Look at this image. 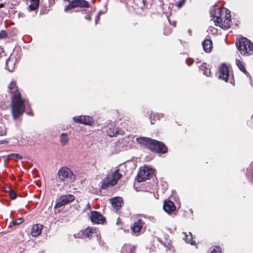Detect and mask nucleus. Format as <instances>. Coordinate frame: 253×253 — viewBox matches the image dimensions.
Returning <instances> with one entry per match:
<instances>
[{"label": "nucleus", "mask_w": 253, "mask_h": 253, "mask_svg": "<svg viewBox=\"0 0 253 253\" xmlns=\"http://www.w3.org/2000/svg\"><path fill=\"white\" fill-rule=\"evenodd\" d=\"M7 36V33H0V39H3Z\"/></svg>", "instance_id": "2f4dec72"}, {"label": "nucleus", "mask_w": 253, "mask_h": 253, "mask_svg": "<svg viewBox=\"0 0 253 253\" xmlns=\"http://www.w3.org/2000/svg\"><path fill=\"white\" fill-rule=\"evenodd\" d=\"M210 74V70H209L208 71H206L204 73V74L206 75V76H208Z\"/></svg>", "instance_id": "f704fd0d"}, {"label": "nucleus", "mask_w": 253, "mask_h": 253, "mask_svg": "<svg viewBox=\"0 0 253 253\" xmlns=\"http://www.w3.org/2000/svg\"><path fill=\"white\" fill-rule=\"evenodd\" d=\"M9 158L13 157V158H15L17 159H22V157L20 155H19L18 154H15V153H13V154L9 155Z\"/></svg>", "instance_id": "c756f323"}, {"label": "nucleus", "mask_w": 253, "mask_h": 253, "mask_svg": "<svg viewBox=\"0 0 253 253\" xmlns=\"http://www.w3.org/2000/svg\"><path fill=\"white\" fill-rule=\"evenodd\" d=\"M164 210L168 213H170L175 210V207L174 203L169 200H166L164 203Z\"/></svg>", "instance_id": "f3484780"}, {"label": "nucleus", "mask_w": 253, "mask_h": 253, "mask_svg": "<svg viewBox=\"0 0 253 253\" xmlns=\"http://www.w3.org/2000/svg\"><path fill=\"white\" fill-rule=\"evenodd\" d=\"M143 2H144V0H142Z\"/></svg>", "instance_id": "a19ab883"}, {"label": "nucleus", "mask_w": 253, "mask_h": 253, "mask_svg": "<svg viewBox=\"0 0 253 253\" xmlns=\"http://www.w3.org/2000/svg\"><path fill=\"white\" fill-rule=\"evenodd\" d=\"M4 54L3 48L0 47V57H1Z\"/></svg>", "instance_id": "473e14b6"}, {"label": "nucleus", "mask_w": 253, "mask_h": 253, "mask_svg": "<svg viewBox=\"0 0 253 253\" xmlns=\"http://www.w3.org/2000/svg\"><path fill=\"white\" fill-rule=\"evenodd\" d=\"M211 15L213 17L215 25L224 30L228 29L231 25L230 11L225 7L214 8Z\"/></svg>", "instance_id": "f03ea898"}, {"label": "nucleus", "mask_w": 253, "mask_h": 253, "mask_svg": "<svg viewBox=\"0 0 253 253\" xmlns=\"http://www.w3.org/2000/svg\"><path fill=\"white\" fill-rule=\"evenodd\" d=\"M75 199V196L72 194L62 195L56 200L54 208H60L66 204H68L74 201Z\"/></svg>", "instance_id": "6e6552de"}, {"label": "nucleus", "mask_w": 253, "mask_h": 253, "mask_svg": "<svg viewBox=\"0 0 253 253\" xmlns=\"http://www.w3.org/2000/svg\"><path fill=\"white\" fill-rule=\"evenodd\" d=\"M122 175L120 172L119 169H117L114 172L109 174L103 180L101 185L102 189H106L108 187H112L117 184L118 180L121 179Z\"/></svg>", "instance_id": "20e7f679"}, {"label": "nucleus", "mask_w": 253, "mask_h": 253, "mask_svg": "<svg viewBox=\"0 0 253 253\" xmlns=\"http://www.w3.org/2000/svg\"><path fill=\"white\" fill-rule=\"evenodd\" d=\"M110 202L114 210L116 211L123 205V200L120 197L113 198L110 199Z\"/></svg>", "instance_id": "4468645a"}, {"label": "nucleus", "mask_w": 253, "mask_h": 253, "mask_svg": "<svg viewBox=\"0 0 253 253\" xmlns=\"http://www.w3.org/2000/svg\"><path fill=\"white\" fill-rule=\"evenodd\" d=\"M27 113L28 115H32V112H30H30H27Z\"/></svg>", "instance_id": "4c0bfd02"}, {"label": "nucleus", "mask_w": 253, "mask_h": 253, "mask_svg": "<svg viewBox=\"0 0 253 253\" xmlns=\"http://www.w3.org/2000/svg\"><path fill=\"white\" fill-rule=\"evenodd\" d=\"M183 234L184 235L183 239L187 243H190L191 245L195 244V242L192 240V235L190 232H189L188 234H187L186 233H183Z\"/></svg>", "instance_id": "a878e982"}, {"label": "nucleus", "mask_w": 253, "mask_h": 253, "mask_svg": "<svg viewBox=\"0 0 253 253\" xmlns=\"http://www.w3.org/2000/svg\"><path fill=\"white\" fill-rule=\"evenodd\" d=\"M85 19L87 20H90L91 19V14L90 13L87 14V15L85 17Z\"/></svg>", "instance_id": "72a5a7b5"}, {"label": "nucleus", "mask_w": 253, "mask_h": 253, "mask_svg": "<svg viewBox=\"0 0 253 253\" xmlns=\"http://www.w3.org/2000/svg\"><path fill=\"white\" fill-rule=\"evenodd\" d=\"M3 142H4L3 141H1L0 142V144H2V143H3Z\"/></svg>", "instance_id": "58836bf2"}, {"label": "nucleus", "mask_w": 253, "mask_h": 253, "mask_svg": "<svg viewBox=\"0 0 253 253\" xmlns=\"http://www.w3.org/2000/svg\"><path fill=\"white\" fill-rule=\"evenodd\" d=\"M107 133L111 137L116 136L118 135H123L125 133L123 130L118 128H114L113 129L109 128L107 130Z\"/></svg>", "instance_id": "a211bd4d"}, {"label": "nucleus", "mask_w": 253, "mask_h": 253, "mask_svg": "<svg viewBox=\"0 0 253 253\" xmlns=\"http://www.w3.org/2000/svg\"><path fill=\"white\" fill-rule=\"evenodd\" d=\"M31 11H34L38 9L40 4V0H25Z\"/></svg>", "instance_id": "6ab92c4d"}, {"label": "nucleus", "mask_w": 253, "mask_h": 253, "mask_svg": "<svg viewBox=\"0 0 253 253\" xmlns=\"http://www.w3.org/2000/svg\"><path fill=\"white\" fill-rule=\"evenodd\" d=\"M136 141L141 145L147 147L149 148H150L151 144L153 142V139L145 137L137 138Z\"/></svg>", "instance_id": "dca6fc26"}, {"label": "nucleus", "mask_w": 253, "mask_h": 253, "mask_svg": "<svg viewBox=\"0 0 253 253\" xmlns=\"http://www.w3.org/2000/svg\"><path fill=\"white\" fill-rule=\"evenodd\" d=\"M236 64L237 66H238V68L244 74H247L248 73L244 63L240 60L239 59H236Z\"/></svg>", "instance_id": "393cba45"}, {"label": "nucleus", "mask_w": 253, "mask_h": 253, "mask_svg": "<svg viewBox=\"0 0 253 253\" xmlns=\"http://www.w3.org/2000/svg\"><path fill=\"white\" fill-rule=\"evenodd\" d=\"M186 0H180V1L177 2L176 3V6L178 8H180L182 7L184 4L185 3Z\"/></svg>", "instance_id": "c85d7f7f"}, {"label": "nucleus", "mask_w": 253, "mask_h": 253, "mask_svg": "<svg viewBox=\"0 0 253 253\" xmlns=\"http://www.w3.org/2000/svg\"><path fill=\"white\" fill-rule=\"evenodd\" d=\"M9 91L12 93L11 113L14 120L17 119L24 111L25 105L28 104V101L21 98L16 83L12 81L8 85Z\"/></svg>", "instance_id": "f257e3e1"}, {"label": "nucleus", "mask_w": 253, "mask_h": 253, "mask_svg": "<svg viewBox=\"0 0 253 253\" xmlns=\"http://www.w3.org/2000/svg\"><path fill=\"white\" fill-rule=\"evenodd\" d=\"M6 134V129L4 126H0V136L4 135Z\"/></svg>", "instance_id": "7c9ffc66"}, {"label": "nucleus", "mask_w": 253, "mask_h": 253, "mask_svg": "<svg viewBox=\"0 0 253 253\" xmlns=\"http://www.w3.org/2000/svg\"><path fill=\"white\" fill-rule=\"evenodd\" d=\"M99 16H97L96 17V21H95L96 23H97V22L98 20H99Z\"/></svg>", "instance_id": "e433bc0d"}, {"label": "nucleus", "mask_w": 253, "mask_h": 253, "mask_svg": "<svg viewBox=\"0 0 253 253\" xmlns=\"http://www.w3.org/2000/svg\"><path fill=\"white\" fill-rule=\"evenodd\" d=\"M74 120L76 123H81L86 125H91L93 123L92 118L88 116H76L74 118Z\"/></svg>", "instance_id": "f8f14e48"}, {"label": "nucleus", "mask_w": 253, "mask_h": 253, "mask_svg": "<svg viewBox=\"0 0 253 253\" xmlns=\"http://www.w3.org/2000/svg\"><path fill=\"white\" fill-rule=\"evenodd\" d=\"M143 225V222L141 219H138L136 222H135L133 226L131 227V229L134 233H138L139 232Z\"/></svg>", "instance_id": "412c9836"}, {"label": "nucleus", "mask_w": 253, "mask_h": 253, "mask_svg": "<svg viewBox=\"0 0 253 253\" xmlns=\"http://www.w3.org/2000/svg\"><path fill=\"white\" fill-rule=\"evenodd\" d=\"M219 78L226 82H228L230 76L228 67L224 64H222L219 67Z\"/></svg>", "instance_id": "9d476101"}, {"label": "nucleus", "mask_w": 253, "mask_h": 253, "mask_svg": "<svg viewBox=\"0 0 253 253\" xmlns=\"http://www.w3.org/2000/svg\"><path fill=\"white\" fill-rule=\"evenodd\" d=\"M43 226L41 224H36L31 228V234L33 237L39 236L42 233Z\"/></svg>", "instance_id": "2eb2a0df"}, {"label": "nucleus", "mask_w": 253, "mask_h": 253, "mask_svg": "<svg viewBox=\"0 0 253 253\" xmlns=\"http://www.w3.org/2000/svg\"><path fill=\"white\" fill-rule=\"evenodd\" d=\"M154 172V170L148 166L141 167L137 174V181L139 182L145 181L152 176Z\"/></svg>", "instance_id": "423d86ee"}, {"label": "nucleus", "mask_w": 253, "mask_h": 253, "mask_svg": "<svg viewBox=\"0 0 253 253\" xmlns=\"http://www.w3.org/2000/svg\"><path fill=\"white\" fill-rule=\"evenodd\" d=\"M90 218L92 222L97 224H103L105 221V218L103 215L96 211L91 212Z\"/></svg>", "instance_id": "9b49d317"}, {"label": "nucleus", "mask_w": 253, "mask_h": 253, "mask_svg": "<svg viewBox=\"0 0 253 253\" xmlns=\"http://www.w3.org/2000/svg\"><path fill=\"white\" fill-rule=\"evenodd\" d=\"M5 3V2L4 3H0V8H2V7H3L4 6V4Z\"/></svg>", "instance_id": "c9c22d12"}, {"label": "nucleus", "mask_w": 253, "mask_h": 253, "mask_svg": "<svg viewBox=\"0 0 253 253\" xmlns=\"http://www.w3.org/2000/svg\"><path fill=\"white\" fill-rule=\"evenodd\" d=\"M9 195L11 199L14 200L17 197V194L12 189L10 188L9 191Z\"/></svg>", "instance_id": "cd10ccee"}, {"label": "nucleus", "mask_w": 253, "mask_h": 253, "mask_svg": "<svg viewBox=\"0 0 253 253\" xmlns=\"http://www.w3.org/2000/svg\"><path fill=\"white\" fill-rule=\"evenodd\" d=\"M57 174L59 178L62 181L67 179L70 182H73L75 181L76 179L75 175L73 171L66 167L61 168L59 169Z\"/></svg>", "instance_id": "39448f33"}, {"label": "nucleus", "mask_w": 253, "mask_h": 253, "mask_svg": "<svg viewBox=\"0 0 253 253\" xmlns=\"http://www.w3.org/2000/svg\"><path fill=\"white\" fill-rule=\"evenodd\" d=\"M24 221V219L22 218H19L18 219H17L15 220L12 221L11 222L10 225V226L12 225H18L22 223Z\"/></svg>", "instance_id": "bb28decb"}, {"label": "nucleus", "mask_w": 253, "mask_h": 253, "mask_svg": "<svg viewBox=\"0 0 253 253\" xmlns=\"http://www.w3.org/2000/svg\"><path fill=\"white\" fill-rule=\"evenodd\" d=\"M77 7H89V3L85 0H73L70 1L69 3L64 8L66 12Z\"/></svg>", "instance_id": "0eeeda50"}, {"label": "nucleus", "mask_w": 253, "mask_h": 253, "mask_svg": "<svg viewBox=\"0 0 253 253\" xmlns=\"http://www.w3.org/2000/svg\"><path fill=\"white\" fill-rule=\"evenodd\" d=\"M150 149L153 151L160 153H166L168 150L167 147L164 143L153 139Z\"/></svg>", "instance_id": "1a4fd4ad"}, {"label": "nucleus", "mask_w": 253, "mask_h": 253, "mask_svg": "<svg viewBox=\"0 0 253 253\" xmlns=\"http://www.w3.org/2000/svg\"><path fill=\"white\" fill-rule=\"evenodd\" d=\"M136 247L129 244H125L122 247L121 253H135Z\"/></svg>", "instance_id": "aec40b11"}, {"label": "nucleus", "mask_w": 253, "mask_h": 253, "mask_svg": "<svg viewBox=\"0 0 253 253\" xmlns=\"http://www.w3.org/2000/svg\"><path fill=\"white\" fill-rule=\"evenodd\" d=\"M69 141V138L67 133H63L61 134L60 141L62 145H66L68 143Z\"/></svg>", "instance_id": "b1692460"}, {"label": "nucleus", "mask_w": 253, "mask_h": 253, "mask_svg": "<svg viewBox=\"0 0 253 253\" xmlns=\"http://www.w3.org/2000/svg\"><path fill=\"white\" fill-rule=\"evenodd\" d=\"M236 45L242 56H248L253 53V43L246 38H240L236 42Z\"/></svg>", "instance_id": "7ed1b4c3"}, {"label": "nucleus", "mask_w": 253, "mask_h": 253, "mask_svg": "<svg viewBox=\"0 0 253 253\" xmlns=\"http://www.w3.org/2000/svg\"><path fill=\"white\" fill-rule=\"evenodd\" d=\"M82 238H91L92 237L97 235L96 229L93 227H87L81 231Z\"/></svg>", "instance_id": "ddd939ff"}, {"label": "nucleus", "mask_w": 253, "mask_h": 253, "mask_svg": "<svg viewBox=\"0 0 253 253\" xmlns=\"http://www.w3.org/2000/svg\"><path fill=\"white\" fill-rule=\"evenodd\" d=\"M16 60L14 58L10 57L6 60V66L7 70L10 72H12L15 69Z\"/></svg>", "instance_id": "4be33fe9"}, {"label": "nucleus", "mask_w": 253, "mask_h": 253, "mask_svg": "<svg viewBox=\"0 0 253 253\" xmlns=\"http://www.w3.org/2000/svg\"><path fill=\"white\" fill-rule=\"evenodd\" d=\"M251 119H252V120L253 121V116L252 117Z\"/></svg>", "instance_id": "ea45409f"}, {"label": "nucleus", "mask_w": 253, "mask_h": 253, "mask_svg": "<svg viewBox=\"0 0 253 253\" xmlns=\"http://www.w3.org/2000/svg\"><path fill=\"white\" fill-rule=\"evenodd\" d=\"M204 50L206 52H210L212 47V43L211 40L206 39L203 42Z\"/></svg>", "instance_id": "5701e85b"}]
</instances>
